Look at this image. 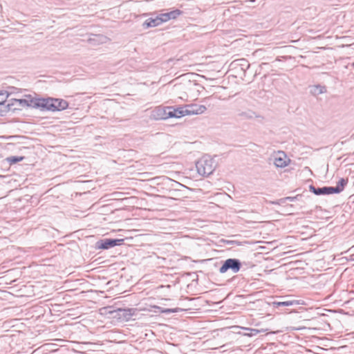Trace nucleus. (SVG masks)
Returning a JSON list of instances; mask_svg holds the SVG:
<instances>
[{
	"instance_id": "1",
	"label": "nucleus",
	"mask_w": 354,
	"mask_h": 354,
	"mask_svg": "<svg viewBox=\"0 0 354 354\" xmlns=\"http://www.w3.org/2000/svg\"><path fill=\"white\" fill-rule=\"evenodd\" d=\"M183 11L179 9H176L172 11L160 13L155 18H149L143 23V27L145 28L149 27H156L162 23L167 22L170 19H175L178 16L182 15Z\"/></svg>"
},
{
	"instance_id": "2",
	"label": "nucleus",
	"mask_w": 354,
	"mask_h": 354,
	"mask_svg": "<svg viewBox=\"0 0 354 354\" xmlns=\"http://www.w3.org/2000/svg\"><path fill=\"white\" fill-rule=\"evenodd\" d=\"M216 164L214 160L209 156H205L196 163L198 173L203 176H208L213 173Z\"/></svg>"
},
{
	"instance_id": "3",
	"label": "nucleus",
	"mask_w": 354,
	"mask_h": 354,
	"mask_svg": "<svg viewBox=\"0 0 354 354\" xmlns=\"http://www.w3.org/2000/svg\"><path fill=\"white\" fill-rule=\"evenodd\" d=\"M241 268V263L237 259H226L222 266L219 268V272L221 274L226 272L228 270H232L233 273H237Z\"/></svg>"
},
{
	"instance_id": "4",
	"label": "nucleus",
	"mask_w": 354,
	"mask_h": 354,
	"mask_svg": "<svg viewBox=\"0 0 354 354\" xmlns=\"http://www.w3.org/2000/svg\"><path fill=\"white\" fill-rule=\"evenodd\" d=\"M32 108L39 109L41 111H50L54 112L55 104L53 98H35Z\"/></svg>"
},
{
	"instance_id": "5",
	"label": "nucleus",
	"mask_w": 354,
	"mask_h": 354,
	"mask_svg": "<svg viewBox=\"0 0 354 354\" xmlns=\"http://www.w3.org/2000/svg\"><path fill=\"white\" fill-rule=\"evenodd\" d=\"M34 100L35 98L31 97L30 95L26 96V99H10L11 104H12V112L21 110L25 107L32 108L33 103H35Z\"/></svg>"
},
{
	"instance_id": "6",
	"label": "nucleus",
	"mask_w": 354,
	"mask_h": 354,
	"mask_svg": "<svg viewBox=\"0 0 354 354\" xmlns=\"http://www.w3.org/2000/svg\"><path fill=\"white\" fill-rule=\"evenodd\" d=\"M124 239H104L96 243V248L98 249L108 250L116 245L122 244Z\"/></svg>"
},
{
	"instance_id": "7",
	"label": "nucleus",
	"mask_w": 354,
	"mask_h": 354,
	"mask_svg": "<svg viewBox=\"0 0 354 354\" xmlns=\"http://www.w3.org/2000/svg\"><path fill=\"white\" fill-rule=\"evenodd\" d=\"M8 97V94L6 92H0V115H5L10 111L12 112L10 100H9L7 104L5 103Z\"/></svg>"
},
{
	"instance_id": "8",
	"label": "nucleus",
	"mask_w": 354,
	"mask_h": 354,
	"mask_svg": "<svg viewBox=\"0 0 354 354\" xmlns=\"http://www.w3.org/2000/svg\"><path fill=\"white\" fill-rule=\"evenodd\" d=\"M184 108L185 115L201 114L207 110L205 106L196 104H187Z\"/></svg>"
},
{
	"instance_id": "9",
	"label": "nucleus",
	"mask_w": 354,
	"mask_h": 354,
	"mask_svg": "<svg viewBox=\"0 0 354 354\" xmlns=\"http://www.w3.org/2000/svg\"><path fill=\"white\" fill-rule=\"evenodd\" d=\"M150 118L155 120L167 119V106H156L151 111Z\"/></svg>"
},
{
	"instance_id": "10",
	"label": "nucleus",
	"mask_w": 354,
	"mask_h": 354,
	"mask_svg": "<svg viewBox=\"0 0 354 354\" xmlns=\"http://www.w3.org/2000/svg\"><path fill=\"white\" fill-rule=\"evenodd\" d=\"M310 191L314 193L315 195H328L335 194V190L333 187H323L316 188L313 185L309 186Z\"/></svg>"
},
{
	"instance_id": "11",
	"label": "nucleus",
	"mask_w": 354,
	"mask_h": 354,
	"mask_svg": "<svg viewBox=\"0 0 354 354\" xmlns=\"http://www.w3.org/2000/svg\"><path fill=\"white\" fill-rule=\"evenodd\" d=\"M290 162V160L287 158L283 152H279L274 158V164L277 167L283 168L287 166Z\"/></svg>"
},
{
	"instance_id": "12",
	"label": "nucleus",
	"mask_w": 354,
	"mask_h": 354,
	"mask_svg": "<svg viewBox=\"0 0 354 354\" xmlns=\"http://www.w3.org/2000/svg\"><path fill=\"white\" fill-rule=\"evenodd\" d=\"M185 108L179 107L174 109L171 106H167V119L171 118H179L185 116Z\"/></svg>"
},
{
	"instance_id": "13",
	"label": "nucleus",
	"mask_w": 354,
	"mask_h": 354,
	"mask_svg": "<svg viewBox=\"0 0 354 354\" xmlns=\"http://www.w3.org/2000/svg\"><path fill=\"white\" fill-rule=\"evenodd\" d=\"M136 311L137 310L135 308H120L118 309V315L120 319L128 321L135 315Z\"/></svg>"
},
{
	"instance_id": "14",
	"label": "nucleus",
	"mask_w": 354,
	"mask_h": 354,
	"mask_svg": "<svg viewBox=\"0 0 354 354\" xmlns=\"http://www.w3.org/2000/svg\"><path fill=\"white\" fill-rule=\"evenodd\" d=\"M53 100L55 107L54 108V112L63 111L68 108V103L67 101L59 98H53Z\"/></svg>"
},
{
	"instance_id": "15",
	"label": "nucleus",
	"mask_w": 354,
	"mask_h": 354,
	"mask_svg": "<svg viewBox=\"0 0 354 354\" xmlns=\"http://www.w3.org/2000/svg\"><path fill=\"white\" fill-rule=\"evenodd\" d=\"M326 87L319 84L310 87V93L315 96L326 93Z\"/></svg>"
},
{
	"instance_id": "16",
	"label": "nucleus",
	"mask_w": 354,
	"mask_h": 354,
	"mask_svg": "<svg viewBox=\"0 0 354 354\" xmlns=\"http://www.w3.org/2000/svg\"><path fill=\"white\" fill-rule=\"evenodd\" d=\"M299 304V301L297 300H287L283 301H274L272 306L274 308L290 306Z\"/></svg>"
},
{
	"instance_id": "17",
	"label": "nucleus",
	"mask_w": 354,
	"mask_h": 354,
	"mask_svg": "<svg viewBox=\"0 0 354 354\" xmlns=\"http://www.w3.org/2000/svg\"><path fill=\"white\" fill-rule=\"evenodd\" d=\"M348 183V179H345L344 178H342L339 179V180L337 182V185L335 187H333L334 189L335 190V194H339L342 192L344 187Z\"/></svg>"
},
{
	"instance_id": "18",
	"label": "nucleus",
	"mask_w": 354,
	"mask_h": 354,
	"mask_svg": "<svg viewBox=\"0 0 354 354\" xmlns=\"http://www.w3.org/2000/svg\"><path fill=\"white\" fill-rule=\"evenodd\" d=\"M106 37L102 35H95L93 37L88 39V41L93 44L104 43Z\"/></svg>"
},
{
	"instance_id": "19",
	"label": "nucleus",
	"mask_w": 354,
	"mask_h": 354,
	"mask_svg": "<svg viewBox=\"0 0 354 354\" xmlns=\"http://www.w3.org/2000/svg\"><path fill=\"white\" fill-rule=\"evenodd\" d=\"M238 115L242 119H252L254 118H257L258 117L257 115H256V113L251 111V110H248V111H242V112H240Z\"/></svg>"
},
{
	"instance_id": "20",
	"label": "nucleus",
	"mask_w": 354,
	"mask_h": 354,
	"mask_svg": "<svg viewBox=\"0 0 354 354\" xmlns=\"http://www.w3.org/2000/svg\"><path fill=\"white\" fill-rule=\"evenodd\" d=\"M24 158V156H10L7 158V160L10 165H12L22 161Z\"/></svg>"
},
{
	"instance_id": "21",
	"label": "nucleus",
	"mask_w": 354,
	"mask_h": 354,
	"mask_svg": "<svg viewBox=\"0 0 354 354\" xmlns=\"http://www.w3.org/2000/svg\"><path fill=\"white\" fill-rule=\"evenodd\" d=\"M244 330L250 331L248 333H245V335L248 337H253L260 333L261 330L255 328H244Z\"/></svg>"
},
{
	"instance_id": "22",
	"label": "nucleus",
	"mask_w": 354,
	"mask_h": 354,
	"mask_svg": "<svg viewBox=\"0 0 354 354\" xmlns=\"http://www.w3.org/2000/svg\"><path fill=\"white\" fill-rule=\"evenodd\" d=\"M180 310H181V309H180L178 308H164V310H162V313L169 314V313H178V312H179Z\"/></svg>"
},
{
	"instance_id": "23",
	"label": "nucleus",
	"mask_w": 354,
	"mask_h": 354,
	"mask_svg": "<svg viewBox=\"0 0 354 354\" xmlns=\"http://www.w3.org/2000/svg\"><path fill=\"white\" fill-rule=\"evenodd\" d=\"M296 199V197H291V196H288V197H286V198H281L280 199V203H284L285 201H290V202H292L294 201Z\"/></svg>"
},
{
	"instance_id": "24",
	"label": "nucleus",
	"mask_w": 354,
	"mask_h": 354,
	"mask_svg": "<svg viewBox=\"0 0 354 354\" xmlns=\"http://www.w3.org/2000/svg\"><path fill=\"white\" fill-rule=\"evenodd\" d=\"M153 308L158 309V311L160 312L161 313H162V310H164L163 308L158 306H154Z\"/></svg>"
},
{
	"instance_id": "25",
	"label": "nucleus",
	"mask_w": 354,
	"mask_h": 354,
	"mask_svg": "<svg viewBox=\"0 0 354 354\" xmlns=\"http://www.w3.org/2000/svg\"><path fill=\"white\" fill-rule=\"evenodd\" d=\"M289 328H290V330H298L299 329V328H293V327H290Z\"/></svg>"
}]
</instances>
